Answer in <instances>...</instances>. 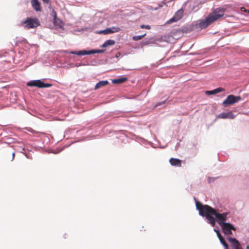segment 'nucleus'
<instances>
[{
  "label": "nucleus",
  "mask_w": 249,
  "mask_h": 249,
  "mask_svg": "<svg viewBox=\"0 0 249 249\" xmlns=\"http://www.w3.org/2000/svg\"><path fill=\"white\" fill-rule=\"evenodd\" d=\"M27 85L29 87H36L39 88H49L52 85L49 83H44L40 80H33L27 83Z\"/></svg>",
  "instance_id": "obj_5"
},
{
  "label": "nucleus",
  "mask_w": 249,
  "mask_h": 249,
  "mask_svg": "<svg viewBox=\"0 0 249 249\" xmlns=\"http://www.w3.org/2000/svg\"><path fill=\"white\" fill-rule=\"evenodd\" d=\"M228 241L231 244V249H243L240 243L236 239L229 237Z\"/></svg>",
  "instance_id": "obj_8"
},
{
  "label": "nucleus",
  "mask_w": 249,
  "mask_h": 249,
  "mask_svg": "<svg viewBox=\"0 0 249 249\" xmlns=\"http://www.w3.org/2000/svg\"><path fill=\"white\" fill-rule=\"evenodd\" d=\"M218 118L221 119H233L235 118V115L231 112H223L218 115Z\"/></svg>",
  "instance_id": "obj_9"
},
{
  "label": "nucleus",
  "mask_w": 249,
  "mask_h": 249,
  "mask_svg": "<svg viewBox=\"0 0 249 249\" xmlns=\"http://www.w3.org/2000/svg\"><path fill=\"white\" fill-rule=\"evenodd\" d=\"M241 100V97L239 96H235L233 95H230L228 96L227 98L223 101L222 104L224 107L232 105L238 102Z\"/></svg>",
  "instance_id": "obj_4"
},
{
  "label": "nucleus",
  "mask_w": 249,
  "mask_h": 249,
  "mask_svg": "<svg viewBox=\"0 0 249 249\" xmlns=\"http://www.w3.org/2000/svg\"><path fill=\"white\" fill-rule=\"evenodd\" d=\"M72 54H76L78 55H89L91 54V53H90L89 51L86 50H82L77 52H73L71 53Z\"/></svg>",
  "instance_id": "obj_16"
},
{
  "label": "nucleus",
  "mask_w": 249,
  "mask_h": 249,
  "mask_svg": "<svg viewBox=\"0 0 249 249\" xmlns=\"http://www.w3.org/2000/svg\"><path fill=\"white\" fill-rule=\"evenodd\" d=\"M221 243L223 245V246L225 248V249H229V246L228 244L226 243V241L225 240L224 238L222 237L220 238L219 239Z\"/></svg>",
  "instance_id": "obj_18"
},
{
  "label": "nucleus",
  "mask_w": 249,
  "mask_h": 249,
  "mask_svg": "<svg viewBox=\"0 0 249 249\" xmlns=\"http://www.w3.org/2000/svg\"><path fill=\"white\" fill-rule=\"evenodd\" d=\"M183 15V10L182 9L178 10L174 15V17L168 20L167 24H170L174 22H177L180 19Z\"/></svg>",
  "instance_id": "obj_7"
},
{
  "label": "nucleus",
  "mask_w": 249,
  "mask_h": 249,
  "mask_svg": "<svg viewBox=\"0 0 249 249\" xmlns=\"http://www.w3.org/2000/svg\"><path fill=\"white\" fill-rule=\"evenodd\" d=\"M115 44V41L114 40L108 39L102 45V47L106 48L109 46L113 45Z\"/></svg>",
  "instance_id": "obj_17"
},
{
  "label": "nucleus",
  "mask_w": 249,
  "mask_h": 249,
  "mask_svg": "<svg viewBox=\"0 0 249 249\" xmlns=\"http://www.w3.org/2000/svg\"><path fill=\"white\" fill-rule=\"evenodd\" d=\"M108 84V82L107 80L100 81L96 84L94 89H97L107 85Z\"/></svg>",
  "instance_id": "obj_15"
},
{
  "label": "nucleus",
  "mask_w": 249,
  "mask_h": 249,
  "mask_svg": "<svg viewBox=\"0 0 249 249\" xmlns=\"http://www.w3.org/2000/svg\"><path fill=\"white\" fill-rule=\"evenodd\" d=\"M222 229L223 231L226 234H232L231 230L235 231V228L230 223H226L223 224L220 226Z\"/></svg>",
  "instance_id": "obj_6"
},
{
  "label": "nucleus",
  "mask_w": 249,
  "mask_h": 249,
  "mask_svg": "<svg viewBox=\"0 0 249 249\" xmlns=\"http://www.w3.org/2000/svg\"><path fill=\"white\" fill-rule=\"evenodd\" d=\"M196 208L199 210V214L202 216H205L207 219L209 221L213 226H214L215 224V220L214 218L211 215H214L217 219V222L218 224L221 226L223 224L226 223L225 222L227 219V216L229 214L228 213H217L215 209L207 205H202L200 202L196 201Z\"/></svg>",
  "instance_id": "obj_1"
},
{
  "label": "nucleus",
  "mask_w": 249,
  "mask_h": 249,
  "mask_svg": "<svg viewBox=\"0 0 249 249\" xmlns=\"http://www.w3.org/2000/svg\"><path fill=\"white\" fill-rule=\"evenodd\" d=\"M215 231L216 232L217 235V236H218L219 239H220V238H221V237H222V236L221 235V234L219 232V231H216L215 230Z\"/></svg>",
  "instance_id": "obj_24"
},
{
  "label": "nucleus",
  "mask_w": 249,
  "mask_h": 249,
  "mask_svg": "<svg viewBox=\"0 0 249 249\" xmlns=\"http://www.w3.org/2000/svg\"><path fill=\"white\" fill-rule=\"evenodd\" d=\"M31 4L33 8L36 11L38 12L41 11L40 3L39 2L38 0H32Z\"/></svg>",
  "instance_id": "obj_10"
},
{
  "label": "nucleus",
  "mask_w": 249,
  "mask_h": 249,
  "mask_svg": "<svg viewBox=\"0 0 249 249\" xmlns=\"http://www.w3.org/2000/svg\"><path fill=\"white\" fill-rule=\"evenodd\" d=\"M111 32L112 31H111L110 28H108L106 29L105 30L100 31L99 32V34H104V35H107V34H112Z\"/></svg>",
  "instance_id": "obj_19"
},
{
  "label": "nucleus",
  "mask_w": 249,
  "mask_h": 249,
  "mask_svg": "<svg viewBox=\"0 0 249 249\" xmlns=\"http://www.w3.org/2000/svg\"><path fill=\"white\" fill-rule=\"evenodd\" d=\"M20 25L26 29L36 28L40 25L39 20L36 18H28L21 21Z\"/></svg>",
  "instance_id": "obj_3"
},
{
  "label": "nucleus",
  "mask_w": 249,
  "mask_h": 249,
  "mask_svg": "<svg viewBox=\"0 0 249 249\" xmlns=\"http://www.w3.org/2000/svg\"><path fill=\"white\" fill-rule=\"evenodd\" d=\"M145 34L141 36H133V39L135 41H137L142 39L145 36Z\"/></svg>",
  "instance_id": "obj_21"
},
{
  "label": "nucleus",
  "mask_w": 249,
  "mask_h": 249,
  "mask_svg": "<svg viewBox=\"0 0 249 249\" xmlns=\"http://www.w3.org/2000/svg\"><path fill=\"white\" fill-rule=\"evenodd\" d=\"M141 28L142 29H144V28H145V29H150L151 28L150 26L148 25H142L141 26Z\"/></svg>",
  "instance_id": "obj_23"
},
{
  "label": "nucleus",
  "mask_w": 249,
  "mask_h": 249,
  "mask_svg": "<svg viewBox=\"0 0 249 249\" xmlns=\"http://www.w3.org/2000/svg\"><path fill=\"white\" fill-rule=\"evenodd\" d=\"M143 44L144 45H147V44H148V41L143 42Z\"/></svg>",
  "instance_id": "obj_27"
},
{
  "label": "nucleus",
  "mask_w": 249,
  "mask_h": 249,
  "mask_svg": "<svg viewBox=\"0 0 249 249\" xmlns=\"http://www.w3.org/2000/svg\"><path fill=\"white\" fill-rule=\"evenodd\" d=\"M15 153H13V154H12V160H13L14 159V157H15Z\"/></svg>",
  "instance_id": "obj_28"
},
{
  "label": "nucleus",
  "mask_w": 249,
  "mask_h": 249,
  "mask_svg": "<svg viewBox=\"0 0 249 249\" xmlns=\"http://www.w3.org/2000/svg\"><path fill=\"white\" fill-rule=\"evenodd\" d=\"M225 89L222 88H218L217 89H215L213 90H207L206 91V94L207 95H212V94H215L216 93H218L219 92L224 91Z\"/></svg>",
  "instance_id": "obj_12"
},
{
  "label": "nucleus",
  "mask_w": 249,
  "mask_h": 249,
  "mask_svg": "<svg viewBox=\"0 0 249 249\" xmlns=\"http://www.w3.org/2000/svg\"><path fill=\"white\" fill-rule=\"evenodd\" d=\"M247 249H249V246H248L247 247Z\"/></svg>",
  "instance_id": "obj_29"
},
{
  "label": "nucleus",
  "mask_w": 249,
  "mask_h": 249,
  "mask_svg": "<svg viewBox=\"0 0 249 249\" xmlns=\"http://www.w3.org/2000/svg\"><path fill=\"white\" fill-rule=\"evenodd\" d=\"M44 3H49L50 2L49 0H42Z\"/></svg>",
  "instance_id": "obj_25"
},
{
  "label": "nucleus",
  "mask_w": 249,
  "mask_h": 249,
  "mask_svg": "<svg viewBox=\"0 0 249 249\" xmlns=\"http://www.w3.org/2000/svg\"><path fill=\"white\" fill-rule=\"evenodd\" d=\"M170 163L174 166L180 167L181 166V160L175 158H171L169 160Z\"/></svg>",
  "instance_id": "obj_11"
},
{
  "label": "nucleus",
  "mask_w": 249,
  "mask_h": 249,
  "mask_svg": "<svg viewBox=\"0 0 249 249\" xmlns=\"http://www.w3.org/2000/svg\"><path fill=\"white\" fill-rule=\"evenodd\" d=\"M223 15L224 11L222 10H214L205 19L200 22L199 27L201 29L205 28Z\"/></svg>",
  "instance_id": "obj_2"
},
{
  "label": "nucleus",
  "mask_w": 249,
  "mask_h": 249,
  "mask_svg": "<svg viewBox=\"0 0 249 249\" xmlns=\"http://www.w3.org/2000/svg\"><path fill=\"white\" fill-rule=\"evenodd\" d=\"M53 18L54 25L59 27V28H62L63 26V23L60 19L57 18L56 12H54V13Z\"/></svg>",
  "instance_id": "obj_13"
},
{
  "label": "nucleus",
  "mask_w": 249,
  "mask_h": 249,
  "mask_svg": "<svg viewBox=\"0 0 249 249\" xmlns=\"http://www.w3.org/2000/svg\"><path fill=\"white\" fill-rule=\"evenodd\" d=\"M110 29L112 31L111 33L119 32L121 30V29L118 27H112Z\"/></svg>",
  "instance_id": "obj_22"
},
{
  "label": "nucleus",
  "mask_w": 249,
  "mask_h": 249,
  "mask_svg": "<svg viewBox=\"0 0 249 249\" xmlns=\"http://www.w3.org/2000/svg\"><path fill=\"white\" fill-rule=\"evenodd\" d=\"M127 80V78L125 77H120L117 79H113L112 83L114 84H120L124 83Z\"/></svg>",
  "instance_id": "obj_14"
},
{
  "label": "nucleus",
  "mask_w": 249,
  "mask_h": 249,
  "mask_svg": "<svg viewBox=\"0 0 249 249\" xmlns=\"http://www.w3.org/2000/svg\"><path fill=\"white\" fill-rule=\"evenodd\" d=\"M241 10L242 11H244V12H247L248 10H247L244 7H242L241 8Z\"/></svg>",
  "instance_id": "obj_26"
},
{
  "label": "nucleus",
  "mask_w": 249,
  "mask_h": 249,
  "mask_svg": "<svg viewBox=\"0 0 249 249\" xmlns=\"http://www.w3.org/2000/svg\"><path fill=\"white\" fill-rule=\"evenodd\" d=\"M105 51V50H90V53H91V54H94V53H103Z\"/></svg>",
  "instance_id": "obj_20"
}]
</instances>
